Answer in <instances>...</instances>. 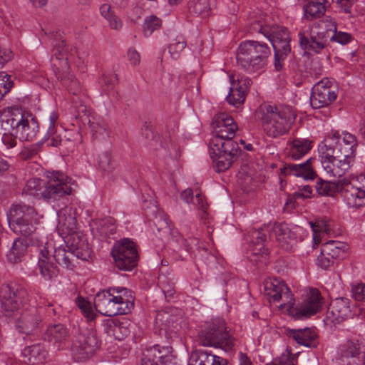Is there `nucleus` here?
Wrapping results in <instances>:
<instances>
[{
  "label": "nucleus",
  "mask_w": 365,
  "mask_h": 365,
  "mask_svg": "<svg viewBox=\"0 0 365 365\" xmlns=\"http://www.w3.org/2000/svg\"><path fill=\"white\" fill-rule=\"evenodd\" d=\"M110 29L114 30H120L122 28L123 23L121 20L115 14L113 11H111L109 14L104 16Z\"/></svg>",
  "instance_id": "obj_61"
},
{
  "label": "nucleus",
  "mask_w": 365,
  "mask_h": 365,
  "mask_svg": "<svg viewBox=\"0 0 365 365\" xmlns=\"http://www.w3.org/2000/svg\"><path fill=\"white\" fill-rule=\"evenodd\" d=\"M346 14L350 13L354 0H332Z\"/></svg>",
  "instance_id": "obj_63"
},
{
  "label": "nucleus",
  "mask_w": 365,
  "mask_h": 365,
  "mask_svg": "<svg viewBox=\"0 0 365 365\" xmlns=\"http://www.w3.org/2000/svg\"><path fill=\"white\" fill-rule=\"evenodd\" d=\"M360 346L356 342L348 341L341 345L338 349V355L344 359L356 356L359 354Z\"/></svg>",
  "instance_id": "obj_48"
},
{
  "label": "nucleus",
  "mask_w": 365,
  "mask_h": 365,
  "mask_svg": "<svg viewBox=\"0 0 365 365\" xmlns=\"http://www.w3.org/2000/svg\"><path fill=\"white\" fill-rule=\"evenodd\" d=\"M331 41L337 42L341 45H345L351 42L352 40V36L349 33L343 32V31H337L333 33L331 38L329 39Z\"/></svg>",
  "instance_id": "obj_58"
},
{
  "label": "nucleus",
  "mask_w": 365,
  "mask_h": 365,
  "mask_svg": "<svg viewBox=\"0 0 365 365\" xmlns=\"http://www.w3.org/2000/svg\"><path fill=\"white\" fill-rule=\"evenodd\" d=\"M77 306L88 320H93L96 317V314L93 310L91 302L82 297H77L76 299Z\"/></svg>",
  "instance_id": "obj_52"
},
{
  "label": "nucleus",
  "mask_w": 365,
  "mask_h": 365,
  "mask_svg": "<svg viewBox=\"0 0 365 365\" xmlns=\"http://www.w3.org/2000/svg\"><path fill=\"white\" fill-rule=\"evenodd\" d=\"M352 296L357 301H365V284H359L354 287Z\"/></svg>",
  "instance_id": "obj_62"
},
{
  "label": "nucleus",
  "mask_w": 365,
  "mask_h": 365,
  "mask_svg": "<svg viewBox=\"0 0 365 365\" xmlns=\"http://www.w3.org/2000/svg\"><path fill=\"white\" fill-rule=\"evenodd\" d=\"M318 150L322 165L330 176L342 177L349 170L354 160L334 153L332 148H327L326 146H319Z\"/></svg>",
  "instance_id": "obj_14"
},
{
  "label": "nucleus",
  "mask_w": 365,
  "mask_h": 365,
  "mask_svg": "<svg viewBox=\"0 0 365 365\" xmlns=\"http://www.w3.org/2000/svg\"><path fill=\"white\" fill-rule=\"evenodd\" d=\"M26 295V291L23 287L2 284L0 287V303L2 312L6 317L15 314V312L22 307Z\"/></svg>",
  "instance_id": "obj_16"
},
{
  "label": "nucleus",
  "mask_w": 365,
  "mask_h": 365,
  "mask_svg": "<svg viewBox=\"0 0 365 365\" xmlns=\"http://www.w3.org/2000/svg\"><path fill=\"white\" fill-rule=\"evenodd\" d=\"M111 255L116 267L120 270L130 271L138 264L136 245L128 238L117 242L112 249Z\"/></svg>",
  "instance_id": "obj_13"
},
{
  "label": "nucleus",
  "mask_w": 365,
  "mask_h": 365,
  "mask_svg": "<svg viewBox=\"0 0 365 365\" xmlns=\"http://www.w3.org/2000/svg\"><path fill=\"white\" fill-rule=\"evenodd\" d=\"M58 115L56 112L52 111L47 120L48 129L44 136V139L48 141V145L58 147L61 145V138L56 134L55 125L56 124Z\"/></svg>",
  "instance_id": "obj_36"
},
{
  "label": "nucleus",
  "mask_w": 365,
  "mask_h": 365,
  "mask_svg": "<svg viewBox=\"0 0 365 365\" xmlns=\"http://www.w3.org/2000/svg\"><path fill=\"white\" fill-rule=\"evenodd\" d=\"M187 9L195 16H207L211 10L210 0H189Z\"/></svg>",
  "instance_id": "obj_42"
},
{
  "label": "nucleus",
  "mask_w": 365,
  "mask_h": 365,
  "mask_svg": "<svg viewBox=\"0 0 365 365\" xmlns=\"http://www.w3.org/2000/svg\"><path fill=\"white\" fill-rule=\"evenodd\" d=\"M312 194V188L309 185L304 186L302 189L294 192L296 198L305 199L310 197Z\"/></svg>",
  "instance_id": "obj_64"
},
{
  "label": "nucleus",
  "mask_w": 365,
  "mask_h": 365,
  "mask_svg": "<svg viewBox=\"0 0 365 365\" xmlns=\"http://www.w3.org/2000/svg\"><path fill=\"white\" fill-rule=\"evenodd\" d=\"M336 262L329 256L326 255L324 249L321 247V252L316 259L317 265L322 269H328Z\"/></svg>",
  "instance_id": "obj_56"
},
{
  "label": "nucleus",
  "mask_w": 365,
  "mask_h": 365,
  "mask_svg": "<svg viewBox=\"0 0 365 365\" xmlns=\"http://www.w3.org/2000/svg\"><path fill=\"white\" fill-rule=\"evenodd\" d=\"M317 192L320 195L333 196L337 192H341L340 180L338 182L319 179L315 185Z\"/></svg>",
  "instance_id": "obj_45"
},
{
  "label": "nucleus",
  "mask_w": 365,
  "mask_h": 365,
  "mask_svg": "<svg viewBox=\"0 0 365 365\" xmlns=\"http://www.w3.org/2000/svg\"><path fill=\"white\" fill-rule=\"evenodd\" d=\"M197 242V239H185L180 234H179L177 231L173 232L172 233V242L171 246L173 248L174 252H175L173 258L176 260H184L185 257L181 254L178 253L180 250H185L186 252H190L192 249L191 244Z\"/></svg>",
  "instance_id": "obj_33"
},
{
  "label": "nucleus",
  "mask_w": 365,
  "mask_h": 365,
  "mask_svg": "<svg viewBox=\"0 0 365 365\" xmlns=\"http://www.w3.org/2000/svg\"><path fill=\"white\" fill-rule=\"evenodd\" d=\"M220 140L217 139L210 142V156L215 163V170L218 173L227 170L240 152V148L235 141L220 143Z\"/></svg>",
  "instance_id": "obj_10"
},
{
  "label": "nucleus",
  "mask_w": 365,
  "mask_h": 365,
  "mask_svg": "<svg viewBox=\"0 0 365 365\" xmlns=\"http://www.w3.org/2000/svg\"><path fill=\"white\" fill-rule=\"evenodd\" d=\"M40 322L41 317L35 307L24 309L14 320L16 330L27 335L31 334L37 328Z\"/></svg>",
  "instance_id": "obj_23"
},
{
  "label": "nucleus",
  "mask_w": 365,
  "mask_h": 365,
  "mask_svg": "<svg viewBox=\"0 0 365 365\" xmlns=\"http://www.w3.org/2000/svg\"><path fill=\"white\" fill-rule=\"evenodd\" d=\"M135 297L131 290L112 287L98 292L94 299L96 310L104 316L127 314L134 307Z\"/></svg>",
  "instance_id": "obj_3"
},
{
  "label": "nucleus",
  "mask_w": 365,
  "mask_h": 365,
  "mask_svg": "<svg viewBox=\"0 0 365 365\" xmlns=\"http://www.w3.org/2000/svg\"><path fill=\"white\" fill-rule=\"evenodd\" d=\"M59 224L63 230H66L69 237L67 240L66 247L75 252L80 259L87 260L90 257L91 250L88 243L83 235L76 233V219L71 215H66L63 211L58 213Z\"/></svg>",
  "instance_id": "obj_9"
},
{
  "label": "nucleus",
  "mask_w": 365,
  "mask_h": 365,
  "mask_svg": "<svg viewBox=\"0 0 365 365\" xmlns=\"http://www.w3.org/2000/svg\"><path fill=\"white\" fill-rule=\"evenodd\" d=\"M48 180L32 178L26 182L23 194L36 199H43L48 202H60L66 206L68 197L72 193V179L59 171H53L47 175Z\"/></svg>",
  "instance_id": "obj_2"
},
{
  "label": "nucleus",
  "mask_w": 365,
  "mask_h": 365,
  "mask_svg": "<svg viewBox=\"0 0 365 365\" xmlns=\"http://www.w3.org/2000/svg\"><path fill=\"white\" fill-rule=\"evenodd\" d=\"M36 241L39 252L36 269L45 280H51L56 277L58 273V267L53 262L52 255L53 245L51 242L41 241L39 242L38 239H36Z\"/></svg>",
  "instance_id": "obj_17"
},
{
  "label": "nucleus",
  "mask_w": 365,
  "mask_h": 365,
  "mask_svg": "<svg viewBox=\"0 0 365 365\" xmlns=\"http://www.w3.org/2000/svg\"><path fill=\"white\" fill-rule=\"evenodd\" d=\"M21 356L24 362L35 363L36 360H41L45 357V351L40 344L26 346L21 350Z\"/></svg>",
  "instance_id": "obj_41"
},
{
  "label": "nucleus",
  "mask_w": 365,
  "mask_h": 365,
  "mask_svg": "<svg viewBox=\"0 0 365 365\" xmlns=\"http://www.w3.org/2000/svg\"><path fill=\"white\" fill-rule=\"evenodd\" d=\"M269 238L274 237L280 245L289 250L297 242L298 232L302 230L300 227H289L284 222L274 223L271 227Z\"/></svg>",
  "instance_id": "obj_22"
},
{
  "label": "nucleus",
  "mask_w": 365,
  "mask_h": 365,
  "mask_svg": "<svg viewBox=\"0 0 365 365\" xmlns=\"http://www.w3.org/2000/svg\"><path fill=\"white\" fill-rule=\"evenodd\" d=\"M93 225L96 226V232L103 238L109 237L115 233L116 228L113 223V220L110 217L97 220L93 222Z\"/></svg>",
  "instance_id": "obj_44"
},
{
  "label": "nucleus",
  "mask_w": 365,
  "mask_h": 365,
  "mask_svg": "<svg viewBox=\"0 0 365 365\" xmlns=\"http://www.w3.org/2000/svg\"><path fill=\"white\" fill-rule=\"evenodd\" d=\"M56 76L70 93L75 95L77 94L80 90L79 82L76 80L75 76L68 71V69L58 71Z\"/></svg>",
  "instance_id": "obj_39"
},
{
  "label": "nucleus",
  "mask_w": 365,
  "mask_h": 365,
  "mask_svg": "<svg viewBox=\"0 0 365 365\" xmlns=\"http://www.w3.org/2000/svg\"><path fill=\"white\" fill-rule=\"evenodd\" d=\"M98 166L104 171H110L114 168V163L109 151H106L99 155L98 158Z\"/></svg>",
  "instance_id": "obj_54"
},
{
  "label": "nucleus",
  "mask_w": 365,
  "mask_h": 365,
  "mask_svg": "<svg viewBox=\"0 0 365 365\" xmlns=\"http://www.w3.org/2000/svg\"><path fill=\"white\" fill-rule=\"evenodd\" d=\"M260 120L265 134L277 138L287 133L296 118L292 106L266 105L260 108Z\"/></svg>",
  "instance_id": "obj_5"
},
{
  "label": "nucleus",
  "mask_w": 365,
  "mask_h": 365,
  "mask_svg": "<svg viewBox=\"0 0 365 365\" xmlns=\"http://www.w3.org/2000/svg\"><path fill=\"white\" fill-rule=\"evenodd\" d=\"M68 336L67 329L63 324L50 326L46 332L45 339L53 344L64 341Z\"/></svg>",
  "instance_id": "obj_40"
},
{
  "label": "nucleus",
  "mask_w": 365,
  "mask_h": 365,
  "mask_svg": "<svg viewBox=\"0 0 365 365\" xmlns=\"http://www.w3.org/2000/svg\"><path fill=\"white\" fill-rule=\"evenodd\" d=\"M264 294L274 302H282L280 307L286 308L297 319H302L317 314L322 306V297L317 289H311L303 302L296 307L293 294L287 284L276 278L264 282Z\"/></svg>",
  "instance_id": "obj_1"
},
{
  "label": "nucleus",
  "mask_w": 365,
  "mask_h": 365,
  "mask_svg": "<svg viewBox=\"0 0 365 365\" xmlns=\"http://www.w3.org/2000/svg\"><path fill=\"white\" fill-rule=\"evenodd\" d=\"M27 247L28 242L25 240L17 237L6 255L8 260L12 263L20 262L27 251Z\"/></svg>",
  "instance_id": "obj_38"
},
{
  "label": "nucleus",
  "mask_w": 365,
  "mask_h": 365,
  "mask_svg": "<svg viewBox=\"0 0 365 365\" xmlns=\"http://www.w3.org/2000/svg\"><path fill=\"white\" fill-rule=\"evenodd\" d=\"M186 41L182 36H178L173 41H172L169 46L168 51L171 58L177 59L181 51L185 48Z\"/></svg>",
  "instance_id": "obj_51"
},
{
  "label": "nucleus",
  "mask_w": 365,
  "mask_h": 365,
  "mask_svg": "<svg viewBox=\"0 0 365 365\" xmlns=\"http://www.w3.org/2000/svg\"><path fill=\"white\" fill-rule=\"evenodd\" d=\"M100 347V341L92 331L81 333L73 342L71 351L76 360L83 361L91 356Z\"/></svg>",
  "instance_id": "obj_19"
},
{
  "label": "nucleus",
  "mask_w": 365,
  "mask_h": 365,
  "mask_svg": "<svg viewBox=\"0 0 365 365\" xmlns=\"http://www.w3.org/2000/svg\"><path fill=\"white\" fill-rule=\"evenodd\" d=\"M189 364L193 365H227V361L207 350H198L192 354Z\"/></svg>",
  "instance_id": "obj_32"
},
{
  "label": "nucleus",
  "mask_w": 365,
  "mask_h": 365,
  "mask_svg": "<svg viewBox=\"0 0 365 365\" xmlns=\"http://www.w3.org/2000/svg\"><path fill=\"white\" fill-rule=\"evenodd\" d=\"M351 311L350 301L347 298L340 297L332 300L327 313V319L333 323H340L350 317Z\"/></svg>",
  "instance_id": "obj_25"
},
{
  "label": "nucleus",
  "mask_w": 365,
  "mask_h": 365,
  "mask_svg": "<svg viewBox=\"0 0 365 365\" xmlns=\"http://www.w3.org/2000/svg\"><path fill=\"white\" fill-rule=\"evenodd\" d=\"M199 340L205 346L225 350H230L235 345V338L225 321L220 317L212 318L205 322L199 332Z\"/></svg>",
  "instance_id": "obj_6"
},
{
  "label": "nucleus",
  "mask_w": 365,
  "mask_h": 365,
  "mask_svg": "<svg viewBox=\"0 0 365 365\" xmlns=\"http://www.w3.org/2000/svg\"><path fill=\"white\" fill-rule=\"evenodd\" d=\"M287 336L297 344L307 348L314 349L319 344L318 335L316 331L311 328L286 330Z\"/></svg>",
  "instance_id": "obj_26"
},
{
  "label": "nucleus",
  "mask_w": 365,
  "mask_h": 365,
  "mask_svg": "<svg viewBox=\"0 0 365 365\" xmlns=\"http://www.w3.org/2000/svg\"><path fill=\"white\" fill-rule=\"evenodd\" d=\"M13 87V81H10V76L5 72H0V100L7 94Z\"/></svg>",
  "instance_id": "obj_55"
},
{
  "label": "nucleus",
  "mask_w": 365,
  "mask_h": 365,
  "mask_svg": "<svg viewBox=\"0 0 365 365\" xmlns=\"http://www.w3.org/2000/svg\"><path fill=\"white\" fill-rule=\"evenodd\" d=\"M311 26L324 36L327 40L330 39L333 33L337 29L336 21L329 16L314 22Z\"/></svg>",
  "instance_id": "obj_37"
},
{
  "label": "nucleus",
  "mask_w": 365,
  "mask_h": 365,
  "mask_svg": "<svg viewBox=\"0 0 365 365\" xmlns=\"http://www.w3.org/2000/svg\"><path fill=\"white\" fill-rule=\"evenodd\" d=\"M113 335L118 340H121L130 333L128 329V322L123 320L122 322H115L113 324Z\"/></svg>",
  "instance_id": "obj_53"
},
{
  "label": "nucleus",
  "mask_w": 365,
  "mask_h": 365,
  "mask_svg": "<svg viewBox=\"0 0 365 365\" xmlns=\"http://www.w3.org/2000/svg\"><path fill=\"white\" fill-rule=\"evenodd\" d=\"M314 158H309L303 163H287L281 168V173L284 175H292L303 178L305 180H313L316 173L312 168Z\"/></svg>",
  "instance_id": "obj_27"
},
{
  "label": "nucleus",
  "mask_w": 365,
  "mask_h": 365,
  "mask_svg": "<svg viewBox=\"0 0 365 365\" xmlns=\"http://www.w3.org/2000/svg\"><path fill=\"white\" fill-rule=\"evenodd\" d=\"M271 55L269 45L263 41L247 40L242 41L236 51L238 66L249 74L263 72Z\"/></svg>",
  "instance_id": "obj_4"
},
{
  "label": "nucleus",
  "mask_w": 365,
  "mask_h": 365,
  "mask_svg": "<svg viewBox=\"0 0 365 365\" xmlns=\"http://www.w3.org/2000/svg\"><path fill=\"white\" fill-rule=\"evenodd\" d=\"M1 135H2V143L7 149L13 148L16 145L18 137L16 136L13 131L4 132Z\"/></svg>",
  "instance_id": "obj_60"
},
{
  "label": "nucleus",
  "mask_w": 365,
  "mask_h": 365,
  "mask_svg": "<svg viewBox=\"0 0 365 365\" xmlns=\"http://www.w3.org/2000/svg\"><path fill=\"white\" fill-rule=\"evenodd\" d=\"M88 125L94 138H104L107 135V125L103 120L89 119Z\"/></svg>",
  "instance_id": "obj_49"
},
{
  "label": "nucleus",
  "mask_w": 365,
  "mask_h": 365,
  "mask_svg": "<svg viewBox=\"0 0 365 365\" xmlns=\"http://www.w3.org/2000/svg\"><path fill=\"white\" fill-rule=\"evenodd\" d=\"M337 88L333 81L326 78L316 83L312 88L310 104L313 108L326 107L333 103L337 97Z\"/></svg>",
  "instance_id": "obj_18"
},
{
  "label": "nucleus",
  "mask_w": 365,
  "mask_h": 365,
  "mask_svg": "<svg viewBox=\"0 0 365 365\" xmlns=\"http://www.w3.org/2000/svg\"><path fill=\"white\" fill-rule=\"evenodd\" d=\"M171 349L172 348L169 346L154 345L145 350L140 363L146 360L155 365H177Z\"/></svg>",
  "instance_id": "obj_24"
},
{
  "label": "nucleus",
  "mask_w": 365,
  "mask_h": 365,
  "mask_svg": "<svg viewBox=\"0 0 365 365\" xmlns=\"http://www.w3.org/2000/svg\"><path fill=\"white\" fill-rule=\"evenodd\" d=\"M53 258L55 261L63 268L68 270H73L78 263L77 255L66 246L61 245L56 248L53 247Z\"/></svg>",
  "instance_id": "obj_28"
},
{
  "label": "nucleus",
  "mask_w": 365,
  "mask_h": 365,
  "mask_svg": "<svg viewBox=\"0 0 365 365\" xmlns=\"http://www.w3.org/2000/svg\"><path fill=\"white\" fill-rule=\"evenodd\" d=\"M162 21L156 16L151 15L145 19L143 24V33L146 37L152 35V34L161 27Z\"/></svg>",
  "instance_id": "obj_50"
},
{
  "label": "nucleus",
  "mask_w": 365,
  "mask_h": 365,
  "mask_svg": "<svg viewBox=\"0 0 365 365\" xmlns=\"http://www.w3.org/2000/svg\"><path fill=\"white\" fill-rule=\"evenodd\" d=\"M299 46L302 49L319 53L325 48L328 40L319 31L309 26L307 29H302L298 33Z\"/></svg>",
  "instance_id": "obj_21"
},
{
  "label": "nucleus",
  "mask_w": 365,
  "mask_h": 365,
  "mask_svg": "<svg viewBox=\"0 0 365 365\" xmlns=\"http://www.w3.org/2000/svg\"><path fill=\"white\" fill-rule=\"evenodd\" d=\"M74 49L67 45L64 40L53 44L52 58L59 61L58 71L69 69L68 61L74 55Z\"/></svg>",
  "instance_id": "obj_31"
},
{
  "label": "nucleus",
  "mask_w": 365,
  "mask_h": 365,
  "mask_svg": "<svg viewBox=\"0 0 365 365\" xmlns=\"http://www.w3.org/2000/svg\"><path fill=\"white\" fill-rule=\"evenodd\" d=\"M118 81L117 76L114 74L103 75L100 79V84L105 91L112 89Z\"/></svg>",
  "instance_id": "obj_59"
},
{
  "label": "nucleus",
  "mask_w": 365,
  "mask_h": 365,
  "mask_svg": "<svg viewBox=\"0 0 365 365\" xmlns=\"http://www.w3.org/2000/svg\"><path fill=\"white\" fill-rule=\"evenodd\" d=\"M341 196L349 207L357 208L365 205V176L340 179Z\"/></svg>",
  "instance_id": "obj_11"
},
{
  "label": "nucleus",
  "mask_w": 365,
  "mask_h": 365,
  "mask_svg": "<svg viewBox=\"0 0 365 365\" xmlns=\"http://www.w3.org/2000/svg\"><path fill=\"white\" fill-rule=\"evenodd\" d=\"M230 82H232V92H238L237 99L232 101L235 103H244L247 93L252 83V79L247 76H241L235 80L234 76H230Z\"/></svg>",
  "instance_id": "obj_35"
},
{
  "label": "nucleus",
  "mask_w": 365,
  "mask_h": 365,
  "mask_svg": "<svg viewBox=\"0 0 365 365\" xmlns=\"http://www.w3.org/2000/svg\"><path fill=\"white\" fill-rule=\"evenodd\" d=\"M319 146L332 148L334 153L354 160L358 148V140L356 135L346 131L340 134L338 131L331 130Z\"/></svg>",
  "instance_id": "obj_12"
},
{
  "label": "nucleus",
  "mask_w": 365,
  "mask_h": 365,
  "mask_svg": "<svg viewBox=\"0 0 365 365\" xmlns=\"http://www.w3.org/2000/svg\"><path fill=\"white\" fill-rule=\"evenodd\" d=\"M251 30L263 34L271 43L274 51V65L277 71H280L291 51V38L287 29L280 26L269 27L259 21L252 24Z\"/></svg>",
  "instance_id": "obj_7"
},
{
  "label": "nucleus",
  "mask_w": 365,
  "mask_h": 365,
  "mask_svg": "<svg viewBox=\"0 0 365 365\" xmlns=\"http://www.w3.org/2000/svg\"><path fill=\"white\" fill-rule=\"evenodd\" d=\"M296 360L292 354L287 350L283 352L278 359H276L266 365H295Z\"/></svg>",
  "instance_id": "obj_57"
},
{
  "label": "nucleus",
  "mask_w": 365,
  "mask_h": 365,
  "mask_svg": "<svg viewBox=\"0 0 365 365\" xmlns=\"http://www.w3.org/2000/svg\"><path fill=\"white\" fill-rule=\"evenodd\" d=\"M36 212L35 209L25 204H13L7 212V220L10 229L16 234L25 237H31V242L36 230Z\"/></svg>",
  "instance_id": "obj_8"
},
{
  "label": "nucleus",
  "mask_w": 365,
  "mask_h": 365,
  "mask_svg": "<svg viewBox=\"0 0 365 365\" xmlns=\"http://www.w3.org/2000/svg\"><path fill=\"white\" fill-rule=\"evenodd\" d=\"M310 224L313 231V241L315 245L321 242L322 235L329 234L331 230L330 225L325 220H319Z\"/></svg>",
  "instance_id": "obj_47"
},
{
  "label": "nucleus",
  "mask_w": 365,
  "mask_h": 365,
  "mask_svg": "<svg viewBox=\"0 0 365 365\" xmlns=\"http://www.w3.org/2000/svg\"><path fill=\"white\" fill-rule=\"evenodd\" d=\"M21 141H32L39 131L36 118L29 112L16 107L12 130Z\"/></svg>",
  "instance_id": "obj_15"
},
{
  "label": "nucleus",
  "mask_w": 365,
  "mask_h": 365,
  "mask_svg": "<svg viewBox=\"0 0 365 365\" xmlns=\"http://www.w3.org/2000/svg\"><path fill=\"white\" fill-rule=\"evenodd\" d=\"M326 0H310L304 7L305 15L317 18L323 15L326 11Z\"/></svg>",
  "instance_id": "obj_46"
},
{
  "label": "nucleus",
  "mask_w": 365,
  "mask_h": 365,
  "mask_svg": "<svg viewBox=\"0 0 365 365\" xmlns=\"http://www.w3.org/2000/svg\"><path fill=\"white\" fill-rule=\"evenodd\" d=\"M271 227L267 226L263 228L254 230L250 233L251 242V252L255 255H267L264 242L267 240V233H270Z\"/></svg>",
  "instance_id": "obj_29"
},
{
  "label": "nucleus",
  "mask_w": 365,
  "mask_h": 365,
  "mask_svg": "<svg viewBox=\"0 0 365 365\" xmlns=\"http://www.w3.org/2000/svg\"><path fill=\"white\" fill-rule=\"evenodd\" d=\"M312 141L305 138H295L288 143L287 154L292 160H299L312 149Z\"/></svg>",
  "instance_id": "obj_30"
},
{
  "label": "nucleus",
  "mask_w": 365,
  "mask_h": 365,
  "mask_svg": "<svg viewBox=\"0 0 365 365\" xmlns=\"http://www.w3.org/2000/svg\"><path fill=\"white\" fill-rule=\"evenodd\" d=\"M322 247L324 249L325 255H329L335 262L344 259L348 250V245L345 242L336 240L323 243Z\"/></svg>",
  "instance_id": "obj_34"
},
{
  "label": "nucleus",
  "mask_w": 365,
  "mask_h": 365,
  "mask_svg": "<svg viewBox=\"0 0 365 365\" xmlns=\"http://www.w3.org/2000/svg\"><path fill=\"white\" fill-rule=\"evenodd\" d=\"M16 107L8 108L0 111V135L13 130Z\"/></svg>",
  "instance_id": "obj_43"
},
{
  "label": "nucleus",
  "mask_w": 365,
  "mask_h": 365,
  "mask_svg": "<svg viewBox=\"0 0 365 365\" xmlns=\"http://www.w3.org/2000/svg\"><path fill=\"white\" fill-rule=\"evenodd\" d=\"M212 127L215 135L210 140H221L220 143L234 141L232 139L237 130V125L227 113H221L216 115L212 120Z\"/></svg>",
  "instance_id": "obj_20"
}]
</instances>
